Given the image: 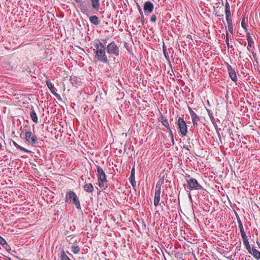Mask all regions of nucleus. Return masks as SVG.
Segmentation results:
<instances>
[{
	"instance_id": "obj_1",
	"label": "nucleus",
	"mask_w": 260,
	"mask_h": 260,
	"mask_svg": "<svg viewBox=\"0 0 260 260\" xmlns=\"http://www.w3.org/2000/svg\"><path fill=\"white\" fill-rule=\"evenodd\" d=\"M94 48L93 52L95 53V58L98 59V61L102 62L104 63L109 62V60L107 58L105 52V47L104 44L98 40L93 44Z\"/></svg>"
},
{
	"instance_id": "obj_2",
	"label": "nucleus",
	"mask_w": 260,
	"mask_h": 260,
	"mask_svg": "<svg viewBox=\"0 0 260 260\" xmlns=\"http://www.w3.org/2000/svg\"><path fill=\"white\" fill-rule=\"evenodd\" d=\"M98 181L100 187L104 189L107 188L109 185L108 181L107 179V176L103 169L100 166H96Z\"/></svg>"
},
{
	"instance_id": "obj_3",
	"label": "nucleus",
	"mask_w": 260,
	"mask_h": 260,
	"mask_svg": "<svg viewBox=\"0 0 260 260\" xmlns=\"http://www.w3.org/2000/svg\"><path fill=\"white\" fill-rule=\"evenodd\" d=\"M241 237L243 239V244L245 246L246 249L248 250V252L252 254L254 258L256 259L259 260L260 259V252L254 248H252V252L251 251V247L249 245L248 240L247 239V237L246 234L243 230L242 231H240Z\"/></svg>"
},
{
	"instance_id": "obj_4",
	"label": "nucleus",
	"mask_w": 260,
	"mask_h": 260,
	"mask_svg": "<svg viewBox=\"0 0 260 260\" xmlns=\"http://www.w3.org/2000/svg\"><path fill=\"white\" fill-rule=\"evenodd\" d=\"M66 202L68 200H70L74 204L77 209H81V205L79 198L73 191L69 190L67 192L66 195Z\"/></svg>"
},
{
	"instance_id": "obj_5",
	"label": "nucleus",
	"mask_w": 260,
	"mask_h": 260,
	"mask_svg": "<svg viewBox=\"0 0 260 260\" xmlns=\"http://www.w3.org/2000/svg\"><path fill=\"white\" fill-rule=\"evenodd\" d=\"M107 53L111 55L118 56L119 54V48L114 41L111 42L107 45Z\"/></svg>"
},
{
	"instance_id": "obj_6",
	"label": "nucleus",
	"mask_w": 260,
	"mask_h": 260,
	"mask_svg": "<svg viewBox=\"0 0 260 260\" xmlns=\"http://www.w3.org/2000/svg\"><path fill=\"white\" fill-rule=\"evenodd\" d=\"M186 182L187 183V188L189 190H201L203 189L202 185L195 178H191L187 179Z\"/></svg>"
},
{
	"instance_id": "obj_7",
	"label": "nucleus",
	"mask_w": 260,
	"mask_h": 260,
	"mask_svg": "<svg viewBox=\"0 0 260 260\" xmlns=\"http://www.w3.org/2000/svg\"><path fill=\"white\" fill-rule=\"evenodd\" d=\"M177 124L181 135L182 136H186L187 133V126L184 119L182 117H179Z\"/></svg>"
},
{
	"instance_id": "obj_8",
	"label": "nucleus",
	"mask_w": 260,
	"mask_h": 260,
	"mask_svg": "<svg viewBox=\"0 0 260 260\" xmlns=\"http://www.w3.org/2000/svg\"><path fill=\"white\" fill-rule=\"evenodd\" d=\"M25 140L31 145H35L37 143L38 139L37 137L34 135L31 132L27 131L25 133Z\"/></svg>"
},
{
	"instance_id": "obj_9",
	"label": "nucleus",
	"mask_w": 260,
	"mask_h": 260,
	"mask_svg": "<svg viewBox=\"0 0 260 260\" xmlns=\"http://www.w3.org/2000/svg\"><path fill=\"white\" fill-rule=\"evenodd\" d=\"M188 109L189 112L193 125L191 126L194 127L198 124V122L200 121V118L197 115L196 112L190 107H188Z\"/></svg>"
},
{
	"instance_id": "obj_10",
	"label": "nucleus",
	"mask_w": 260,
	"mask_h": 260,
	"mask_svg": "<svg viewBox=\"0 0 260 260\" xmlns=\"http://www.w3.org/2000/svg\"><path fill=\"white\" fill-rule=\"evenodd\" d=\"M154 9L153 4L150 1H147L145 3L144 5V11L145 15L148 16L152 12Z\"/></svg>"
},
{
	"instance_id": "obj_11",
	"label": "nucleus",
	"mask_w": 260,
	"mask_h": 260,
	"mask_svg": "<svg viewBox=\"0 0 260 260\" xmlns=\"http://www.w3.org/2000/svg\"><path fill=\"white\" fill-rule=\"evenodd\" d=\"M226 67L231 79L234 82H236L237 81V77L235 70L228 63H226Z\"/></svg>"
},
{
	"instance_id": "obj_12",
	"label": "nucleus",
	"mask_w": 260,
	"mask_h": 260,
	"mask_svg": "<svg viewBox=\"0 0 260 260\" xmlns=\"http://www.w3.org/2000/svg\"><path fill=\"white\" fill-rule=\"evenodd\" d=\"M46 82L48 88L49 89L51 93L53 94L58 99V100H61V98L60 95L55 91V88L51 81L50 80H48Z\"/></svg>"
},
{
	"instance_id": "obj_13",
	"label": "nucleus",
	"mask_w": 260,
	"mask_h": 260,
	"mask_svg": "<svg viewBox=\"0 0 260 260\" xmlns=\"http://www.w3.org/2000/svg\"><path fill=\"white\" fill-rule=\"evenodd\" d=\"M160 192L161 190L155 189L154 199V205L155 206H157L158 205L162 206L161 203H159Z\"/></svg>"
},
{
	"instance_id": "obj_14",
	"label": "nucleus",
	"mask_w": 260,
	"mask_h": 260,
	"mask_svg": "<svg viewBox=\"0 0 260 260\" xmlns=\"http://www.w3.org/2000/svg\"><path fill=\"white\" fill-rule=\"evenodd\" d=\"M208 115L211 120V122L212 123L213 125H214L215 128L216 130L217 133L218 134V136L219 137V138H220V135L218 129L217 125L216 123L215 120L214 119V117H213L212 113H211L209 110H208Z\"/></svg>"
},
{
	"instance_id": "obj_15",
	"label": "nucleus",
	"mask_w": 260,
	"mask_h": 260,
	"mask_svg": "<svg viewBox=\"0 0 260 260\" xmlns=\"http://www.w3.org/2000/svg\"><path fill=\"white\" fill-rule=\"evenodd\" d=\"M246 37H247V40L248 42L247 49L249 51H251V48H252V45L253 43V39L249 32H246Z\"/></svg>"
},
{
	"instance_id": "obj_16",
	"label": "nucleus",
	"mask_w": 260,
	"mask_h": 260,
	"mask_svg": "<svg viewBox=\"0 0 260 260\" xmlns=\"http://www.w3.org/2000/svg\"><path fill=\"white\" fill-rule=\"evenodd\" d=\"M30 116L31 120L36 123H38V119L36 113L35 112L32 106H31Z\"/></svg>"
},
{
	"instance_id": "obj_17",
	"label": "nucleus",
	"mask_w": 260,
	"mask_h": 260,
	"mask_svg": "<svg viewBox=\"0 0 260 260\" xmlns=\"http://www.w3.org/2000/svg\"><path fill=\"white\" fill-rule=\"evenodd\" d=\"M83 188L85 191L89 193H92L93 191L94 187L91 183H87L83 186Z\"/></svg>"
},
{
	"instance_id": "obj_18",
	"label": "nucleus",
	"mask_w": 260,
	"mask_h": 260,
	"mask_svg": "<svg viewBox=\"0 0 260 260\" xmlns=\"http://www.w3.org/2000/svg\"><path fill=\"white\" fill-rule=\"evenodd\" d=\"M226 20L228 24L229 31L232 35L233 33V27L232 18L231 17H226Z\"/></svg>"
},
{
	"instance_id": "obj_19",
	"label": "nucleus",
	"mask_w": 260,
	"mask_h": 260,
	"mask_svg": "<svg viewBox=\"0 0 260 260\" xmlns=\"http://www.w3.org/2000/svg\"><path fill=\"white\" fill-rule=\"evenodd\" d=\"M90 21L91 23L98 25L100 24V21L99 18L95 15H92L89 17Z\"/></svg>"
},
{
	"instance_id": "obj_20",
	"label": "nucleus",
	"mask_w": 260,
	"mask_h": 260,
	"mask_svg": "<svg viewBox=\"0 0 260 260\" xmlns=\"http://www.w3.org/2000/svg\"><path fill=\"white\" fill-rule=\"evenodd\" d=\"M92 6L93 8L96 11H98L100 8V1L99 0H91Z\"/></svg>"
},
{
	"instance_id": "obj_21",
	"label": "nucleus",
	"mask_w": 260,
	"mask_h": 260,
	"mask_svg": "<svg viewBox=\"0 0 260 260\" xmlns=\"http://www.w3.org/2000/svg\"><path fill=\"white\" fill-rule=\"evenodd\" d=\"M225 14L226 17H231L230 6L229 3L228 2H226L225 4Z\"/></svg>"
},
{
	"instance_id": "obj_22",
	"label": "nucleus",
	"mask_w": 260,
	"mask_h": 260,
	"mask_svg": "<svg viewBox=\"0 0 260 260\" xmlns=\"http://www.w3.org/2000/svg\"><path fill=\"white\" fill-rule=\"evenodd\" d=\"M70 80L72 85L76 87L79 85L80 82L78 81L77 78L75 76H71Z\"/></svg>"
},
{
	"instance_id": "obj_23",
	"label": "nucleus",
	"mask_w": 260,
	"mask_h": 260,
	"mask_svg": "<svg viewBox=\"0 0 260 260\" xmlns=\"http://www.w3.org/2000/svg\"><path fill=\"white\" fill-rule=\"evenodd\" d=\"M160 121H161L162 124L164 126H165L167 128L170 127L168 121V120L167 119V118H166L165 116H164L163 115L161 116V117H160Z\"/></svg>"
},
{
	"instance_id": "obj_24",
	"label": "nucleus",
	"mask_w": 260,
	"mask_h": 260,
	"mask_svg": "<svg viewBox=\"0 0 260 260\" xmlns=\"http://www.w3.org/2000/svg\"><path fill=\"white\" fill-rule=\"evenodd\" d=\"M13 145H14V146L17 148V149H19V150H21V151H23L25 152H26V153H29L30 152V151L25 149V148L20 146L19 145H18L16 142L15 141H13Z\"/></svg>"
},
{
	"instance_id": "obj_25",
	"label": "nucleus",
	"mask_w": 260,
	"mask_h": 260,
	"mask_svg": "<svg viewBox=\"0 0 260 260\" xmlns=\"http://www.w3.org/2000/svg\"><path fill=\"white\" fill-rule=\"evenodd\" d=\"M164 182V177L161 178L156 183L155 189L161 190V186L163 184Z\"/></svg>"
},
{
	"instance_id": "obj_26",
	"label": "nucleus",
	"mask_w": 260,
	"mask_h": 260,
	"mask_svg": "<svg viewBox=\"0 0 260 260\" xmlns=\"http://www.w3.org/2000/svg\"><path fill=\"white\" fill-rule=\"evenodd\" d=\"M162 50H163V53H164V56H165L166 60L168 61H170V57H169V54L167 51V48L165 44H164L162 46Z\"/></svg>"
},
{
	"instance_id": "obj_27",
	"label": "nucleus",
	"mask_w": 260,
	"mask_h": 260,
	"mask_svg": "<svg viewBox=\"0 0 260 260\" xmlns=\"http://www.w3.org/2000/svg\"><path fill=\"white\" fill-rule=\"evenodd\" d=\"M237 222H238V226H239V228L240 229V231H243L244 229V228H243V224H242V223L240 220V218L239 216L237 217Z\"/></svg>"
},
{
	"instance_id": "obj_28",
	"label": "nucleus",
	"mask_w": 260,
	"mask_h": 260,
	"mask_svg": "<svg viewBox=\"0 0 260 260\" xmlns=\"http://www.w3.org/2000/svg\"><path fill=\"white\" fill-rule=\"evenodd\" d=\"M72 251L74 254H77L79 252L80 248L78 246H72Z\"/></svg>"
},
{
	"instance_id": "obj_29",
	"label": "nucleus",
	"mask_w": 260,
	"mask_h": 260,
	"mask_svg": "<svg viewBox=\"0 0 260 260\" xmlns=\"http://www.w3.org/2000/svg\"><path fill=\"white\" fill-rule=\"evenodd\" d=\"M167 129L168 130L169 136L171 137V141L173 143V145H174V140L173 132H172V129H171L170 127L169 128H168Z\"/></svg>"
},
{
	"instance_id": "obj_30",
	"label": "nucleus",
	"mask_w": 260,
	"mask_h": 260,
	"mask_svg": "<svg viewBox=\"0 0 260 260\" xmlns=\"http://www.w3.org/2000/svg\"><path fill=\"white\" fill-rule=\"evenodd\" d=\"M129 180L130 183H131L132 186L134 188H135L136 186V182L135 181V177H130L129 178Z\"/></svg>"
},
{
	"instance_id": "obj_31",
	"label": "nucleus",
	"mask_w": 260,
	"mask_h": 260,
	"mask_svg": "<svg viewBox=\"0 0 260 260\" xmlns=\"http://www.w3.org/2000/svg\"><path fill=\"white\" fill-rule=\"evenodd\" d=\"M61 260H71L70 258L67 256L65 252L63 250L62 251L61 256H60Z\"/></svg>"
},
{
	"instance_id": "obj_32",
	"label": "nucleus",
	"mask_w": 260,
	"mask_h": 260,
	"mask_svg": "<svg viewBox=\"0 0 260 260\" xmlns=\"http://www.w3.org/2000/svg\"><path fill=\"white\" fill-rule=\"evenodd\" d=\"M241 25H242V27L244 28V29L245 30V31L247 32V28L246 27V23H245V18L244 17L242 19V22H241Z\"/></svg>"
},
{
	"instance_id": "obj_33",
	"label": "nucleus",
	"mask_w": 260,
	"mask_h": 260,
	"mask_svg": "<svg viewBox=\"0 0 260 260\" xmlns=\"http://www.w3.org/2000/svg\"><path fill=\"white\" fill-rule=\"evenodd\" d=\"M0 244L4 246L5 245H7V241L4 239L2 236H0Z\"/></svg>"
},
{
	"instance_id": "obj_34",
	"label": "nucleus",
	"mask_w": 260,
	"mask_h": 260,
	"mask_svg": "<svg viewBox=\"0 0 260 260\" xmlns=\"http://www.w3.org/2000/svg\"><path fill=\"white\" fill-rule=\"evenodd\" d=\"M225 43L228 46V48H229L230 44H229V34L227 31H226V39H225Z\"/></svg>"
},
{
	"instance_id": "obj_35",
	"label": "nucleus",
	"mask_w": 260,
	"mask_h": 260,
	"mask_svg": "<svg viewBox=\"0 0 260 260\" xmlns=\"http://www.w3.org/2000/svg\"><path fill=\"white\" fill-rule=\"evenodd\" d=\"M140 15H141V16L139 19H140V20L141 21L142 25H143L144 24V22H145V19H144V15H143V14H141Z\"/></svg>"
},
{
	"instance_id": "obj_36",
	"label": "nucleus",
	"mask_w": 260,
	"mask_h": 260,
	"mask_svg": "<svg viewBox=\"0 0 260 260\" xmlns=\"http://www.w3.org/2000/svg\"><path fill=\"white\" fill-rule=\"evenodd\" d=\"M156 20V17L155 15L153 14L151 17L150 21L152 22H155Z\"/></svg>"
},
{
	"instance_id": "obj_37",
	"label": "nucleus",
	"mask_w": 260,
	"mask_h": 260,
	"mask_svg": "<svg viewBox=\"0 0 260 260\" xmlns=\"http://www.w3.org/2000/svg\"><path fill=\"white\" fill-rule=\"evenodd\" d=\"M137 6L140 14H143L142 9L138 3H137Z\"/></svg>"
},
{
	"instance_id": "obj_38",
	"label": "nucleus",
	"mask_w": 260,
	"mask_h": 260,
	"mask_svg": "<svg viewBox=\"0 0 260 260\" xmlns=\"http://www.w3.org/2000/svg\"><path fill=\"white\" fill-rule=\"evenodd\" d=\"M5 248V249L7 251H9L11 250L10 246L7 243V245H5V246H3Z\"/></svg>"
},
{
	"instance_id": "obj_39",
	"label": "nucleus",
	"mask_w": 260,
	"mask_h": 260,
	"mask_svg": "<svg viewBox=\"0 0 260 260\" xmlns=\"http://www.w3.org/2000/svg\"><path fill=\"white\" fill-rule=\"evenodd\" d=\"M130 177H135V169L134 168H133L132 171H131V176Z\"/></svg>"
},
{
	"instance_id": "obj_40",
	"label": "nucleus",
	"mask_w": 260,
	"mask_h": 260,
	"mask_svg": "<svg viewBox=\"0 0 260 260\" xmlns=\"http://www.w3.org/2000/svg\"><path fill=\"white\" fill-rule=\"evenodd\" d=\"M185 177H186V178H188L190 179V178H190V175H188V174H186V175H185Z\"/></svg>"
},
{
	"instance_id": "obj_41",
	"label": "nucleus",
	"mask_w": 260,
	"mask_h": 260,
	"mask_svg": "<svg viewBox=\"0 0 260 260\" xmlns=\"http://www.w3.org/2000/svg\"><path fill=\"white\" fill-rule=\"evenodd\" d=\"M172 49H173L172 48H171L169 49V52H170V51L172 50Z\"/></svg>"
},
{
	"instance_id": "obj_42",
	"label": "nucleus",
	"mask_w": 260,
	"mask_h": 260,
	"mask_svg": "<svg viewBox=\"0 0 260 260\" xmlns=\"http://www.w3.org/2000/svg\"><path fill=\"white\" fill-rule=\"evenodd\" d=\"M2 147V145L1 144V143H0V149H1Z\"/></svg>"
},
{
	"instance_id": "obj_43",
	"label": "nucleus",
	"mask_w": 260,
	"mask_h": 260,
	"mask_svg": "<svg viewBox=\"0 0 260 260\" xmlns=\"http://www.w3.org/2000/svg\"><path fill=\"white\" fill-rule=\"evenodd\" d=\"M253 248V247L251 248V251L252 252V248Z\"/></svg>"
},
{
	"instance_id": "obj_44",
	"label": "nucleus",
	"mask_w": 260,
	"mask_h": 260,
	"mask_svg": "<svg viewBox=\"0 0 260 260\" xmlns=\"http://www.w3.org/2000/svg\"><path fill=\"white\" fill-rule=\"evenodd\" d=\"M259 200H260V196H259Z\"/></svg>"
},
{
	"instance_id": "obj_45",
	"label": "nucleus",
	"mask_w": 260,
	"mask_h": 260,
	"mask_svg": "<svg viewBox=\"0 0 260 260\" xmlns=\"http://www.w3.org/2000/svg\"><path fill=\"white\" fill-rule=\"evenodd\" d=\"M232 260H234V259H232Z\"/></svg>"
},
{
	"instance_id": "obj_46",
	"label": "nucleus",
	"mask_w": 260,
	"mask_h": 260,
	"mask_svg": "<svg viewBox=\"0 0 260 260\" xmlns=\"http://www.w3.org/2000/svg\"><path fill=\"white\" fill-rule=\"evenodd\" d=\"M259 248H260V246H259Z\"/></svg>"
}]
</instances>
